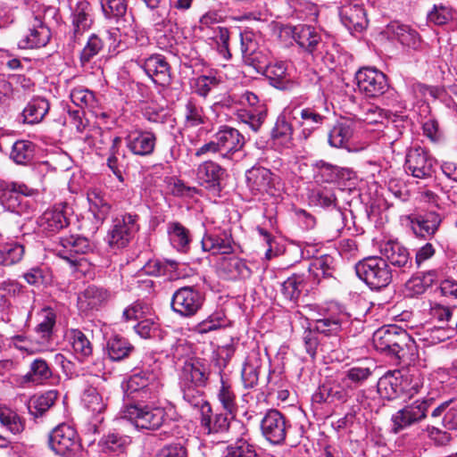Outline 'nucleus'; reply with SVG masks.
Instances as JSON below:
<instances>
[{"label": "nucleus", "instance_id": "obj_6", "mask_svg": "<svg viewBox=\"0 0 457 457\" xmlns=\"http://www.w3.org/2000/svg\"><path fill=\"white\" fill-rule=\"evenodd\" d=\"M433 401L431 397L416 400L394 413L391 417L392 433L398 434L402 430L425 420Z\"/></svg>", "mask_w": 457, "mask_h": 457}, {"label": "nucleus", "instance_id": "obj_17", "mask_svg": "<svg viewBox=\"0 0 457 457\" xmlns=\"http://www.w3.org/2000/svg\"><path fill=\"white\" fill-rule=\"evenodd\" d=\"M241 52L244 62L253 67L258 72L264 71L268 64L267 54L258 47L252 33H242Z\"/></svg>", "mask_w": 457, "mask_h": 457}, {"label": "nucleus", "instance_id": "obj_42", "mask_svg": "<svg viewBox=\"0 0 457 457\" xmlns=\"http://www.w3.org/2000/svg\"><path fill=\"white\" fill-rule=\"evenodd\" d=\"M309 271L318 280L330 278L335 270V260L331 255L324 254L312 260L309 265Z\"/></svg>", "mask_w": 457, "mask_h": 457}, {"label": "nucleus", "instance_id": "obj_18", "mask_svg": "<svg viewBox=\"0 0 457 457\" xmlns=\"http://www.w3.org/2000/svg\"><path fill=\"white\" fill-rule=\"evenodd\" d=\"M223 157L228 158L245 145L244 136L236 129L224 126L214 136Z\"/></svg>", "mask_w": 457, "mask_h": 457}, {"label": "nucleus", "instance_id": "obj_20", "mask_svg": "<svg viewBox=\"0 0 457 457\" xmlns=\"http://www.w3.org/2000/svg\"><path fill=\"white\" fill-rule=\"evenodd\" d=\"M298 137L307 140L323 123L325 117L312 108H303L299 117H293Z\"/></svg>", "mask_w": 457, "mask_h": 457}, {"label": "nucleus", "instance_id": "obj_5", "mask_svg": "<svg viewBox=\"0 0 457 457\" xmlns=\"http://www.w3.org/2000/svg\"><path fill=\"white\" fill-rule=\"evenodd\" d=\"M48 445L53 452L62 457H75L81 447L77 431L65 423L50 432Z\"/></svg>", "mask_w": 457, "mask_h": 457}, {"label": "nucleus", "instance_id": "obj_38", "mask_svg": "<svg viewBox=\"0 0 457 457\" xmlns=\"http://www.w3.org/2000/svg\"><path fill=\"white\" fill-rule=\"evenodd\" d=\"M69 339L77 358L83 361L93 353V345L87 336L79 329H71Z\"/></svg>", "mask_w": 457, "mask_h": 457}, {"label": "nucleus", "instance_id": "obj_10", "mask_svg": "<svg viewBox=\"0 0 457 457\" xmlns=\"http://www.w3.org/2000/svg\"><path fill=\"white\" fill-rule=\"evenodd\" d=\"M293 37L297 45L313 58H323L324 53L327 52L321 35L312 26L295 27Z\"/></svg>", "mask_w": 457, "mask_h": 457}, {"label": "nucleus", "instance_id": "obj_23", "mask_svg": "<svg viewBox=\"0 0 457 457\" xmlns=\"http://www.w3.org/2000/svg\"><path fill=\"white\" fill-rule=\"evenodd\" d=\"M408 378H403L399 370L387 372L378 379V393L382 398L393 400L398 397L405 390L404 383Z\"/></svg>", "mask_w": 457, "mask_h": 457}, {"label": "nucleus", "instance_id": "obj_58", "mask_svg": "<svg viewBox=\"0 0 457 457\" xmlns=\"http://www.w3.org/2000/svg\"><path fill=\"white\" fill-rule=\"evenodd\" d=\"M151 311L150 304L142 301H136L123 311L122 317L126 321L144 320L147 315L151 314Z\"/></svg>", "mask_w": 457, "mask_h": 457}, {"label": "nucleus", "instance_id": "obj_7", "mask_svg": "<svg viewBox=\"0 0 457 457\" xmlns=\"http://www.w3.org/2000/svg\"><path fill=\"white\" fill-rule=\"evenodd\" d=\"M123 418L138 428L157 429L164 420V411L161 408H150L147 405L128 404L123 411Z\"/></svg>", "mask_w": 457, "mask_h": 457}, {"label": "nucleus", "instance_id": "obj_26", "mask_svg": "<svg viewBox=\"0 0 457 457\" xmlns=\"http://www.w3.org/2000/svg\"><path fill=\"white\" fill-rule=\"evenodd\" d=\"M144 70L155 84L169 87L171 83V73L169 63L159 54L147 58Z\"/></svg>", "mask_w": 457, "mask_h": 457}, {"label": "nucleus", "instance_id": "obj_28", "mask_svg": "<svg viewBox=\"0 0 457 457\" xmlns=\"http://www.w3.org/2000/svg\"><path fill=\"white\" fill-rule=\"evenodd\" d=\"M406 220L413 233L421 237L434 235L441 223V218L436 212H428L423 216H407Z\"/></svg>", "mask_w": 457, "mask_h": 457}, {"label": "nucleus", "instance_id": "obj_45", "mask_svg": "<svg viewBox=\"0 0 457 457\" xmlns=\"http://www.w3.org/2000/svg\"><path fill=\"white\" fill-rule=\"evenodd\" d=\"M0 424L12 435H19L25 429L24 420L5 406H0Z\"/></svg>", "mask_w": 457, "mask_h": 457}, {"label": "nucleus", "instance_id": "obj_59", "mask_svg": "<svg viewBox=\"0 0 457 457\" xmlns=\"http://www.w3.org/2000/svg\"><path fill=\"white\" fill-rule=\"evenodd\" d=\"M104 46L103 41L96 35H92L80 53V63L84 67L92 58L99 54Z\"/></svg>", "mask_w": 457, "mask_h": 457}, {"label": "nucleus", "instance_id": "obj_12", "mask_svg": "<svg viewBox=\"0 0 457 457\" xmlns=\"http://www.w3.org/2000/svg\"><path fill=\"white\" fill-rule=\"evenodd\" d=\"M94 245L85 237L79 235H71L60 237L56 245L57 255L68 261L71 264H76L77 255L87 254L92 252Z\"/></svg>", "mask_w": 457, "mask_h": 457}, {"label": "nucleus", "instance_id": "obj_11", "mask_svg": "<svg viewBox=\"0 0 457 457\" xmlns=\"http://www.w3.org/2000/svg\"><path fill=\"white\" fill-rule=\"evenodd\" d=\"M137 230L136 216L127 214L113 220V225L107 235V242L113 249L126 247Z\"/></svg>", "mask_w": 457, "mask_h": 457}, {"label": "nucleus", "instance_id": "obj_9", "mask_svg": "<svg viewBox=\"0 0 457 457\" xmlns=\"http://www.w3.org/2000/svg\"><path fill=\"white\" fill-rule=\"evenodd\" d=\"M289 427L286 417L276 409L268 410L261 420L262 436L273 445L285 441Z\"/></svg>", "mask_w": 457, "mask_h": 457}, {"label": "nucleus", "instance_id": "obj_40", "mask_svg": "<svg viewBox=\"0 0 457 457\" xmlns=\"http://www.w3.org/2000/svg\"><path fill=\"white\" fill-rule=\"evenodd\" d=\"M304 287L303 275L294 274L281 284L280 292L286 300L295 303L300 298Z\"/></svg>", "mask_w": 457, "mask_h": 457}, {"label": "nucleus", "instance_id": "obj_50", "mask_svg": "<svg viewBox=\"0 0 457 457\" xmlns=\"http://www.w3.org/2000/svg\"><path fill=\"white\" fill-rule=\"evenodd\" d=\"M453 328L431 327L423 328L420 333V340L423 341L426 345H434L449 339L452 337Z\"/></svg>", "mask_w": 457, "mask_h": 457}, {"label": "nucleus", "instance_id": "obj_53", "mask_svg": "<svg viewBox=\"0 0 457 457\" xmlns=\"http://www.w3.org/2000/svg\"><path fill=\"white\" fill-rule=\"evenodd\" d=\"M218 399L226 411L235 416L237 411V396L231 386L221 379L218 392Z\"/></svg>", "mask_w": 457, "mask_h": 457}, {"label": "nucleus", "instance_id": "obj_64", "mask_svg": "<svg viewBox=\"0 0 457 457\" xmlns=\"http://www.w3.org/2000/svg\"><path fill=\"white\" fill-rule=\"evenodd\" d=\"M149 384V378L145 373H135L129 378L125 386V395L127 397H134L136 393L145 388Z\"/></svg>", "mask_w": 457, "mask_h": 457}, {"label": "nucleus", "instance_id": "obj_57", "mask_svg": "<svg viewBox=\"0 0 457 457\" xmlns=\"http://www.w3.org/2000/svg\"><path fill=\"white\" fill-rule=\"evenodd\" d=\"M259 369L260 365L258 361L247 360L242 369L241 377L245 387L253 388L255 386L259 380Z\"/></svg>", "mask_w": 457, "mask_h": 457}, {"label": "nucleus", "instance_id": "obj_31", "mask_svg": "<svg viewBox=\"0 0 457 457\" xmlns=\"http://www.w3.org/2000/svg\"><path fill=\"white\" fill-rule=\"evenodd\" d=\"M200 414V425L208 435L224 433L228 430L230 420L227 414H212L211 405L205 407Z\"/></svg>", "mask_w": 457, "mask_h": 457}, {"label": "nucleus", "instance_id": "obj_2", "mask_svg": "<svg viewBox=\"0 0 457 457\" xmlns=\"http://www.w3.org/2000/svg\"><path fill=\"white\" fill-rule=\"evenodd\" d=\"M37 194L36 189L24 183L0 181L1 204L19 215H29L33 212L35 203L29 197Z\"/></svg>", "mask_w": 457, "mask_h": 457}, {"label": "nucleus", "instance_id": "obj_51", "mask_svg": "<svg viewBox=\"0 0 457 457\" xmlns=\"http://www.w3.org/2000/svg\"><path fill=\"white\" fill-rule=\"evenodd\" d=\"M192 236L189 229L179 222H173V248L182 254L190 251Z\"/></svg>", "mask_w": 457, "mask_h": 457}, {"label": "nucleus", "instance_id": "obj_27", "mask_svg": "<svg viewBox=\"0 0 457 457\" xmlns=\"http://www.w3.org/2000/svg\"><path fill=\"white\" fill-rule=\"evenodd\" d=\"M225 170L212 161L201 163L197 168L196 178L199 183L208 189L220 190V182L225 177Z\"/></svg>", "mask_w": 457, "mask_h": 457}, {"label": "nucleus", "instance_id": "obj_37", "mask_svg": "<svg viewBox=\"0 0 457 457\" xmlns=\"http://www.w3.org/2000/svg\"><path fill=\"white\" fill-rule=\"evenodd\" d=\"M25 247L17 241L0 244V266H12L20 262L24 255Z\"/></svg>", "mask_w": 457, "mask_h": 457}, {"label": "nucleus", "instance_id": "obj_36", "mask_svg": "<svg viewBox=\"0 0 457 457\" xmlns=\"http://www.w3.org/2000/svg\"><path fill=\"white\" fill-rule=\"evenodd\" d=\"M293 125L286 115H279L271 130L273 144L283 148H290L293 145Z\"/></svg>", "mask_w": 457, "mask_h": 457}, {"label": "nucleus", "instance_id": "obj_33", "mask_svg": "<svg viewBox=\"0 0 457 457\" xmlns=\"http://www.w3.org/2000/svg\"><path fill=\"white\" fill-rule=\"evenodd\" d=\"M343 24L349 29L361 31L367 24L364 9L360 4H345L340 9Z\"/></svg>", "mask_w": 457, "mask_h": 457}, {"label": "nucleus", "instance_id": "obj_61", "mask_svg": "<svg viewBox=\"0 0 457 457\" xmlns=\"http://www.w3.org/2000/svg\"><path fill=\"white\" fill-rule=\"evenodd\" d=\"M181 112L187 124L197 126L204 123L203 110L193 100L188 99Z\"/></svg>", "mask_w": 457, "mask_h": 457}, {"label": "nucleus", "instance_id": "obj_1", "mask_svg": "<svg viewBox=\"0 0 457 457\" xmlns=\"http://www.w3.org/2000/svg\"><path fill=\"white\" fill-rule=\"evenodd\" d=\"M372 342L377 351L385 353L397 360L405 357L412 342L408 333L395 326H385L376 330L372 337Z\"/></svg>", "mask_w": 457, "mask_h": 457}, {"label": "nucleus", "instance_id": "obj_21", "mask_svg": "<svg viewBox=\"0 0 457 457\" xmlns=\"http://www.w3.org/2000/svg\"><path fill=\"white\" fill-rule=\"evenodd\" d=\"M246 183L253 195L271 193L274 187V175L266 168L253 167L246 171Z\"/></svg>", "mask_w": 457, "mask_h": 457}, {"label": "nucleus", "instance_id": "obj_34", "mask_svg": "<svg viewBox=\"0 0 457 457\" xmlns=\"http://www.w3.org/2000/svg\"><path fill=\"white\" fill-rule=\"evenodd\" d=\"M91 8L87 2H79L72 12V32L71 37L77 40L91 24Z\"/></svg>", "mask_w": 457, "mask_h": 457}, {"label": "nucleus", "instance_id": "obj_62", "mask_svg": "<svg viewBox=\"0 0 457 457\" xmlns=\"http://www.w3.org/2000/svg\"><path fill=\"white\" fill-rule=\"evenodd\" d=\"M310 197L316 204L322 207L334 206L337 203L335 193L332 189L327 187L313 189L311 192Z\"/></svg>", "mask_w": 457, "mask_h": 457}, {"label": "nucleus", "instance_id": "obj_44", "mask_svg": "<svg viewBox=\"0 0 457 457\" xmlns=\"http://www.w3.org/2000/svg\"><path fill=\"white\" fill-rule=\"evenodd\" d=\"M131 443L130 437L118 432H110L99 441V446L104 453H122Z\"/></svg>", "mask_w": 457, "mask_h": 457}, {"label": "nucleus", "instance_id": "obj_43", "mask_svg": "<svg viewBox=\"0 0 457 457\" xmlns=\"http://www.w3.org/2000/svg\"><path fill=\"white\" fill-rule=\"evenodd\" d=\"M53 376L51 368L46 361L38 358L35 359L29 366V371L23 377L25 382L40 384Z\"/></svg>", "mask_w": 457, "mask_h": 457}, {"label": "nucleus", "instance_id": "obj_29", "mask_svg": "<svg viewBox=\"0 0 457 457\" xmlns=\"http://www.w3.org/2000/svg\"><path fill=\"white\" fill-rule=\"evenodd\" d=\"M49 109L50 104L46 97L34 96L27 103L21 112L22 122L29 125L38 124L45 119Z\"/></svg>", "mask_w": 457, "mask_h": 457}, {"label": "nucleus", "instance_id": "obj_19", "mask_svg": "<svg viewBox=\"0 0 457 457\" xmlns=\"http://www.w3.org/2000/svg\"><path fill=\"white\" fill-rule=\"evenodd\" d=\"M111 299V293L101 287L88 286L78 297L80 311H97L104 307Z\"/></svg>", "mask_w": 457, "mask_h": 457}, {"label": "nucleus", "instance_id": "obj_14", "mask_svg": "<svg viewBox=\"0 0 457 457\" xmlns=\"http://www.w3.org/2000/svg\"><path fill=\"white\" fill-rule=\"evenodd\" d=\"M86 382L87 386L81 396L83 405L92 413L103 412L106 407L102 395L104 378L97 374L90 375Z\"/></svg>", "mask_w": 457, "mask_h": 457}, {"label": "nucleus", "instance_id": "obj_48", "mask_svg": "<svg viewBox=\"0 0 457 457\" xmlns=\"http://www.w3.org/2000/svg\"><path fill=\"white\" fill-rule=\"evenodd\" d=\"M89 210L99 221H104L110 212L111 206L100 192L94 189L87 193Z\"/></svg>", "mask_w": 457, "mask_h": 457}, {"label": "nucleus", "instance_id": "obj_52", "mask_svg": "<svg viewBox=\"0 0 457 457\" xmlns=\"http://www.w3.org/2000/svg\"><path fill=\"white\" fill-rule=\"evenodd\" d=\"M34 145L28 140L16 141L10 154V157L17 164L25 165L33 158Z\"/></svg>", "mask_w": 457, "mask_h": 457}, {"label": "nucleus", "instance_id": "obj_25", "mask_svg": "<svg viewBox=\"0 0 457 457\" xmlns=\"http://www.w3.org/2000/svg\"><path fill=\"white\" fill-rule=\"evenodd\" d=\"M37 225L42 233L52 236L68 227L69 219L62 208L54 207L43 212L37 220Z\"/></svg>", "mask_w": 457, "mask_h": 457}, {"label": "nucleus", "instance_id": "obj_4", "mask_svg": "<svg viewBox=\"0 0 457 457\" xmlns=\"http://www.w3.org/2000/svg\"><path fill=\"white\" fill-rule=\"evenodd\" d=\"M355 271L360 279L376 290L387 287L393 278L388 263L378 256H370L360 261L355 265Z\"/></svg>", "mask_w": 457, "mask_h": 457}, {"label": "nucleus", "instance_id": "obj_60", "mask_svg": "<svg viewBox=\"0 0 457 457\" xmlns=\"http://www.w3.org/2000/svg\"><path fill=\"white\" fill-rule=\"evenodd\" d=\"M224 457H257V453L246 440L239 439L227 447Z\"/></svg>", "mask_w": 457, "mask_h": 457}, {"label": "nucleus", "instance_id": "obj_24", "mask_svg": "<svg viewBox=\"0 0 457 457\" xmlns=\"http://www.w3.org/2000/svg\"><path fill=\"white\" fill-rule=\"evenodd\" d=\"M384 34L392 40L398 41L402 46L416 49L420 43L419 33L409 25L393 21L384 30Z\"/></svg>", "mask_w": 457, "mask_h": 457}, {"label": "nucleus", "instance_id": "obj_55", "mask_svg": "<svg viewBox=\"0 0 457 457\" xmlns=\"http://www.w3.org/2000/svg\"><path fill=\"white\" fill-rule=\"evenodd\" d=\"M342 321L339 317L328 316L315 320V330L326 336H331L341 330Z\"/></svg>", "mask_w": 457, "mask_h": 457}, {"label": "nucleus", "instance_id": "obj_8", "mask_svg": "<svg viewBox=\"0 0 457 457\" xmlns=\"http://www.w3.org/2000/svg\"><path fill=\"white\" fill-rule=\"evenodd\" d=\"M358 89L367 97H378L388 89L386 76L376 68L362 67L355 73Z\"/></svg>", "mask_w": 457, "mask_h": 457}, {"label": "nucleus", "instance_id": "obj_47", "mask_svg": "<svg viewBox=\"0 0 457 457\" xmlns=\"http://www.w3.org/2000/svg\"><path fill=\"white\" fill-rule=\"evenodd\" d=\"M134 347L124 337H112L107 343V353L112 361H121L128 357Z\"/></svg>", "mask_w": 457, "mask_h": 457}, {"label": "nucleus", "instance_id": "obj_13", "mask_svg": "<svg viewBox=\"0 0 457 457\" xmlns=\"http://www.w3.org/2000/svg\"><path fill=\"white\" fill-rule=\"evenodd\" d=\"M405 169L415 178L427 179L434 172V160L425 149L411 148L406 154Z\"/></svg>", "mask_w": 457, "mask_h": 457}, {"label": "nucleus", "instance_id": "obj_22", "mask_svg": "<svg viewBox=\"0 0 457 457\" xmlns=\"http://www.w3.org/2000/svg\"><path fill=\"white\" fill-rule=\"evenodd\" d=\"M380 252L392 266L401 269L403 271L409 270L412 267L411 258L407 248L395 241H387L382 245Z\"/></svg>", "mask_w": 457, "mask_h": 457}, {"label": "nucleus", "instance_id": "obj_39", "mask_svg": "<svg viewBox=\"0 0 457 457\" xmlns=\"http://www.w3.org/2000/svg\"><path fill=\"white\" fill-rule=\"evenodd\" d=\"M128 147L135 154L146 155L153 152L154 137L150 133H134L128 138Z\"/></svg>", "mask_w": 457, "mask_h": 457}, {"label": "nucleus", "instance_id": "obj_35", "mask_svg": "<svg viewBox=\"0 0 457 457\" xmlns=\"http://www.w3.org/2000/svg\"><path fill=\"white\" fill-rule=\"evenodd\" d=\"M354 122L348 119L338 120L328 133V143L331 146L345 148L353 137Z\"/></svg>", "mask_w": 457, "mask_h": 457}, {"label": "nucleus", "instance_id": "obj_63", "mask_svg": "<svg viewBox=\"0 0 457 457\" xmlns=\"http://www.w3.org/2000/svg\"><path fill=\"white\" fill-rule=\"evenodd\" d=\"M42 320L37 326V331L42 334V337H49L53 332L56 320V315L53 309L44 308L41 312Z\"/></svg>", "mask_w": 457, "mask_h": 457}, {"label": "nucleus", "instance_id": "obj_32", "mask_svg": "<svg viewBox=\"0 0 457 457\" xmlns=\"http://www.w3.org/2000/svg\"><path fill=\"white\" fill-rule=\"evenodd\" d=\"M218 268L230 279L246 278L251 275V270L245 261L236 256H222L218 262Z\"/></svg>", "mask_w": 457, "mask_h": 457}, {"label": "nucleus", "instance_id": "obj_3", "mask_svg": "<svg viewBox=\"0 0 457 457\" xmlns=\"http://www.w3.org/2000/svg\"><path fill=\"white\" fill-rule=\"evenodd\" d=\"M183 399L200 413L210 403L205 400L204 392L199 388L205 382L206 377L198 367L191 361H185L181 372Z\"/></svg>", "mask_w": 457, "mask_h": 457}, {"label": "nucleus", "instance_id": "obj_49", "mask_svg": "<svg viewBox=\"0 0 457 457\" xmlns=\"http://www.w3.org/2000/svg\"><path fill=\"white\" fill-rule=\"evenodd\" d=\"M100 3L105 18L115 20L118 23L126 21V0H100Z\"/></svg>", "mask_w": 457, "mask_h": 457}, {"label": "nucleus", "instance_id": "obj_46", "mask_svg": "<svg viewBox=\"0 0 457 457\" xmlns=\"http://www.w3.org/2000/svg\"><path fill=\"white\" fill-rule=\"evenodd\" d=\"M237 116L239 121L247 124L253 131L257 132L266 119L267 108L266 105H258L257 109L253 111L240 110Z\"/></svg>", "mask_w": 457, "mask_h": 457}, {"label": "nucleus", "instance_id": "obj_16", "mask_svg": "<svg viewBox=\"0 0 457 457\" xmlns=\"http://www.w3.org/2000/svg\"><path fill=\"white\" fill-rule=\"evenodd\" d=\"M200 293L191 287H183L173 294V312L181 316L194 315L202 305Z\"/></svg>", "mask_w": 457, "mask_h": 457}, {"label": "nucleus", "instance_id": "obj_15", "mask_svg": "<svg viewBox=\"0 0 457 457\" xmlns=\"http://www.w3.org/2000/svg\"><path fill=\"white\" fill-rule=\"evenodd\" d=\"M51 32L37 17L24 29L18 41V46L21 49L38 48L45 46L50 40Z\"/></svg>", "mask_w": 457, "mask_h": 457}, {"label": "nucleus", "instance_id": "obj_54", "mask_svg": "<svg viewBox=\"0 0 457 457\" xmlns=\"http://www.w3.org/2000/svg\"><path fill=\"white\" fill-rule=\"evenodd\" d=\"M454 18L453 9L447 4H435L433 9L428 13V21L436 25H445Z\"/></svg>", "mask_w": 457, "mask_h": 457}, {"label": "nucleus", "instance_id": "obj_56", "mask_svg": "<svg viewBox=\"0 0 457 457\" xmlns=\"http://www.w3.org/2000/svg\"><path fill=\"white\" fill-rule=\"evenodd\" d=\"M263 71L271 83L278 87L287 78V66L284 62H276L268 63Z\"/></svg>", "mask_w": 457, "mask_h": 457}, {"label": "nucleus", "instance_id": "obj_30", "mask_svg": "<svg viewBox=\"0 0 457 457\" xmlns=\"http://www.w3.org/2000/svg\"><path fill=\"white\" fill-rule=\"evenodd\" d=\"M201 243L204 251L213 254L228 255L234 252L233 238L225 231L218 235H206Z\"/></svg>", "mask_w": 457, "mask_h": 457}, {"label": "nucleus", "instance_id": "obj_41", "mask_svg": "<svg viewBox=\"0 0 457 457\" xmlns=\"http://www.w3.org/2000/svg\"><path fill=\"white\" fill-rule=\"evenodd\" d=\"M57 397L58 393L55 390H50L41 395L33 396L28 404L29 413L35 417L43 415L54 404Z\"/></svg>", "mask_w": 457, "mask_h": 457}]
</instances>
